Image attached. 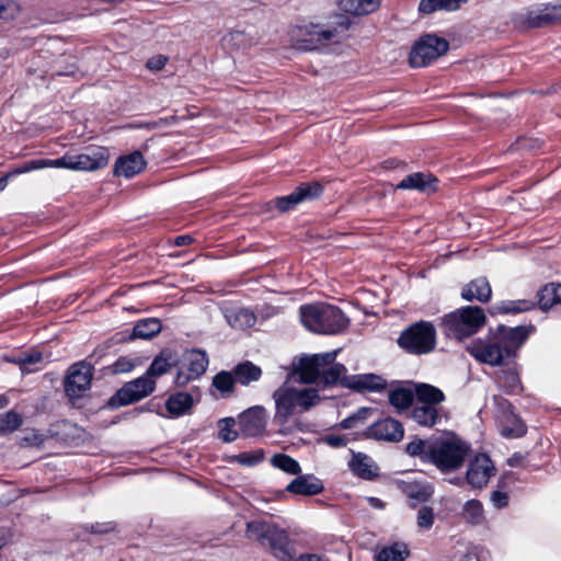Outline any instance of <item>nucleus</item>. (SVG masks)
<instances>
[{
	"label": "nucleus",
	"mask_w": 561,
	"mask_h": 561,
	"mask_svg": "<svg viewBox=\"0 0 561 561\" xmlns=\"http://www.w3.org/2000/svg\"><path fill=\"white\" fill-rule=\"evenodd\" d=\"M316 356L304 355L293 363L284 385L273 393L275 420L286 422L296 412L309 410L316 401Z\"/></svg>",
	"instance_id": "nucleus-1"
},
{
	"label": "nucleus",
	"mask_w": 561,
	"mask_h": 561,
	"mask_svg": "<svg viewBox=\"0 0 561 561\" xmlns=\"http://www.w3.org/2000/svg\"><path fill=\"white\" fill-rule=\"evenodd\" d=\"M471 446L454 432L426 439L413 438L405 446V453L419 457L423 462L435 466L440 472L449 473L458 470L465 463Z\"/></svg>",
	"instance_id": "nucleus-2"
},
{
	"label": "nucleus",
	"mask_w": 561,
	"mask_h": 561,
	"mask_svg": "<svg viewBox=\"0 0 561 561\" xmlns=\"http://www.w3.org/2000/svg\"><path fill=\"white\" fill-rule=\"evenodd\" d=\"M381 0H337L343 14H334L327 28L318 32V53H339L353 25L350 16L360 18L376 12Z\"/></svg>",
	"instance_id": "nucleus-3"
},
{
	"label": "nucleus",
	"mask_w": 561,
	"mask_h": 561,
	"mask_svg": "<svg viewBox=\"0 0 561 561\" xmlns=\"http://www.w3.org/2000/svg\"><path fill=\"white\" fill-rule=\"evenodd\" d=\"M527 336L528 333L523 327H500L493 336L473 342L468 352L480 363L500 366L505 359L516 355Z\"/></svg>",
	"instance_id": "nucleus-4"
},
{
	"label": "nucleus",
	"mask_w": 561,
	"mask_h": 561,
	"mask_svg": "<svg viewBox=\"0 0 561 561\" xmlns=\"http://www.w3.org/2000/svg\"><path fill=\"white\" fill-rule=\"evenodd\" d=\"M247 537L268 547L279 561H316L313 553L299 552L298 545H290L286 533L273 525L261 522L249 523Z\"/></svg>",
	"instance_id": "nucleus-5"
},
{
	"label": "nucleus",
	"mask_w": 561,
	"mask_h": 561,
	"mask_svg": "<svg viewBox=\"0 0 561 561\" xmlns=\"http://www.w3.org/2000/svg\"><path fill=\"white\" fill-rule=\"evenodd\" d=\"M484 310L478 306L459 308L442 318L446 335L462 340L476 334L485 324Z\"/></svg>",
	"instance_id": "nucleus-6"
},
{
	"label": "nucleus",
	"mask_w": 561,
	"mask_h": 561,
	"mask_svg": "<svg viewBox=\"0 0 561 561\" xmlns=\"http://www.w3.org/2000/svg\"><path fill=\"white\" fill-rule=\"evenodd\" d=\"M398 345L408 353L422 355L432 352L436 345V330L428 321H419L403 330Z\"/></svg>",
	"instance_id": "nucleus-7"
},
{
	"label": "nucleus",
	"mask_w": 561,
	"mask_h": 561,
	"mask_svg": "<svg viewBox=\"0 0 561 561\" xmlns=\"http://www.w3.org/2000/svg\"><path fill=\"white\" fill-rule=\"evenodd\" d=\"M448 48L449 44L446 39L433 34L424 35L411 49L410 65L414 68L425 67L444 55Z\"/></svg>",
	"instance_id": "nucleus-8"
},
{
	"label": "nucleus",
	"mask_w": 561,
	"mask_h": 561,
	"mask_svg": "<svg viewBox=\"0 0 561 561\" xmlns=\"http://www.w3.org/2000/svg\"><path fill=\"white\" fill-rule=\"evenodd\" d=\"M154 387L156 382L153 379L146 376L137 378L125 383L117 390L110 399L108 405L112 408H121L137 402L148 397L154 390Z\"/></svg>",
	"instance_id": "nucleus-9"
},
{
	"label": "nucleus",
	"mask_w": 561,
	"mask_h": 561,
	"mask_svg": "<svg viewBox=\"0 0 561 561\" xmlns=\"http://www.w3.org/2000/svg\"><path fill=\"white\" fill-rule=\"evenodd\" d=\"M111 150L103 146H89L72 153L75 172H98L105 169L111 160Z\"/></svg>",
	"instance_id": "nucleus-10"
},
{
	"label": "nucleus",
	"mask_w": 561,
	"mask_h": 561,
	"mask_svg": "<svg viewBox=\"0 0 561 561\" xmlns=\"http://www.w3.org/2000/svg\"><path fill=\"white\" fill-rule=\"evenodd\" d=\"M495 401L499 409L496 419L502 436L507 438H518L525 435L526 426L513 412L512 404L503 398H495Z\"/></svg>",
	"instance_id": "nucleus-11"
},
{
	"label": "nucleus",
	"mask_w": 561,
	"mask_h": 561,
	"mask_svg": "<svg viewBox=\"0 0 561 561\" xmlns=\"http://www.w3.org/2000/svg\"><path fill=\"white\" fill-rule=\"evenodd\" d=\"M348 325V319L335 306L318 302V333L339 334Z\"/></svg>",
	"instance_id": "nucleus-12"
},
{
	"label": "nucleus",
	"mask_w": 561,
	"mask_h": 561,
	"mask_svg": "<svg viewBox=\"0 0 561 561\" xmlns=\"http://www.w3.org/2000/svg\"><path fill=\"white\" fill-rule=\"evenodd\" d=\"M207 365L208 359L204 352H186L180 360L176 383L183 386L190 380L197 378L206 370Z\"/></svg>",
	"instance_id": "nucleus-13"
},
{
	"label": "nucleus",
	"mask_w": 561,
	"mask_h": 561,
	"mask_svg": "<svg viewBox=\"0 0 561 561\" xmlns=\"http://www.w3.org/2000/svg\"><path fill=\"white\" fill-rule=\"evenodd\" d=\"M92 379V367L85 363L73 365L66 379V392L71 399L84 396L90 389Z\"/></svg>",
	"instance_id": "nucleus-14"
},
{
	"label": "nucleus",
	"mask_w": 561,
	"mask_h": 561,
	"mask_svg": "<svg viewBox=\"0 0 561 561\" xmlns=\"http://www.w3.org/2000/svg\"><path fill=\"white\" fill-rule=\"evenodd\" d=\"M520 23L528 27H543L561 21V3L546 4L527 10L519 15Z\"/></svg>",
	"instance_id": "nucleus-15"
},
{
	"label": "nucleus",
	"mask_w": 561,
	"mask_h": 561,
	"mask_svg": "<svg viewBox=\"0 0 561 561\" xmlns=\"http://www.w3.org/2000/svg\"><path fill=\"white\" fill-rule=\"evenodd\" d=\"M494 473L495 467L490 457L485 454H479L469 462L467 481L471 486L481 489L488 484Z\"/></svg>",
	"instance_id": "nucleus-16"
},
{
	"label": "nucleus",
	"mask_w": 561,
	"mask_h": 561,
	"mask_svg": "<svg viewBox=\"0 0 561 561\" xmlns=\"http://www.w3.org/2000/svg\"><path fill=\"white\" fill-rule=\"evenodd\" d=\"M368 438L398 443L404 436L403 425L392 417H386L373 423L366 432Z\"/></svg>",
	"instance_id": "nucleus-17"
},
{
	"label": "nucleus",
	"mask_w": 561,
	"mask_h": 561,
	"mask_svg": "<svg viewBox=\"0 0 561 561\" xmlns=\"http://www.w3.org/2000/svg\"><path fill=\"white\" fill-rule=\"evenodd\" d=\"M289 37L293 48L299 51L312 50L314 44V24L312 19L297 20L290 27Z\"/></svg>",
	"instance_id": "nucleus-18"
},
{
	"label": "nucleus",
	"mask_w": 561,
	"mask_h": 561,
	"mask_svg": "<svg viewBox=\"0 0 561 561\" xmlns=\"http://www.w3.org/2000/svg\"><path fill=\"white\" fill-rule=\"evenodd\" d=\"M147 167V161L140 151H133L118 157L113 167V174L130 179L140 174Z\"/></svg>",
	"instance_id": "nucleus-19"
},
{
	"label": "nucleus",
	"mask_w": 561,
	"mask_h": 561,
	"mask_svg": "<svg viewBox=\"0 0 561 561\" xmlns=\"http://www.w3.org/2000/svg\"><path fill=\"white\" fill-rule=\"evenodd\" d=\"M387 380L377 374H358L344 379V387L356 392L380 393L387 389Z\"/></svg>",
	"instance_id": "nucleus-20"
},
{
	"label": "nucleus",
	"mask_w": 561,
	"mask_h": 561,
	"mask_svg": "<svg viewBox=\"0 0 561 561\" xmlns=\"http://www.w3.org/2000/svg\"><path fill=\"white\" fill-rule=\"evenodd\" d=\"M266 417V410L261 405H256L242 412L238 420L245 436H256L264 432Z\"/></svg>",
	"instance_id": "nucleus-21"
},
{
	"label": "nucleus",
	"mask_w": 561,
	"mask_h": 561,
	"mask_svg": "<svg viewBox=\"0 0 561 561\" xmlns=\"http://www.w3.org/2000/svg\"><path fill=\"white\" fill-rule=\"evenodd\" d=\"M224 316L227 323L236 330H245L256 322L255 314L242 306H229L225 308Z\"/></svg>",
	"instance_id": "nucleus-22"
},
{
	"label": "nucleus",
	"mask_w": 561,
	"mask_h": 561,
	"mask_svg": "<svg viewBox=\"0 0 561 561\" xmlns=\"http://www.w3.org/2000/svg\"><path fill=\"white\" fill-rule=\"evenodd\" d=\"M313 196V186L311 183L299 185L289 195L277 197L275 205L280 213H286L294 209L297 205L311 199Z\"/></svg>",
	"instance_id": "nucleus-23"
},
{
	"label": "nucleus",
	"mask_w": 561,
	"mask_h": 561,
	"mask_svg": "<svg viewBox=\"0 0 561 561\" xmlns=\"http://www.w3.org/2000/svg\"><path fill=\"white\" fill-rule=\"evenodd\" d=\"M492 296V288L485 277H478L462 287L461 298L467 301L488 302Z\"/></svg>",
	"instance_id": "nucleus-24"
},
{
	"label": "nucleus",
	"mask_w": 561,
	"mask_h": 561,
	"mask_svg": "<svg viewBox=\"0 0 561 561\" xmlns=\"http://www.w3.org/2000/svg\"><path fill=\"white\" fill-rule=\"evenodd\" d=\"M348 466L351 471L362 479L371 480L378 476L377 463L366 454L353 453Z\"/></svg>",
	"instance_id": "nucleus-25"
},
{
	"label": "nucleus",
	"mask_w": 561,
	"mask_h": 561,
	"mask_svg": "<svg viewBox=\"0 0 561 561\" xmlns=\"http://www.w3.org/2000/svg\"><path fill=\"white\" fill-rule=\"evenodd\" d=\"M437 180L430 173L415 172L397 184L399 190H417L421 192L435 191Z\"/></svg>",
	"instance_id": "nucleus-26"
},
{
	"label": "nucleus",
	"mask_w": 561,
	"mask_h": 561,
	"mask_svg": "<svg viewBox=\"0 0 561 561\" xmlns=\"http://www.w3.org/2000/svg\"><path fill=\"white\" fill-rule=\"evenodd\" d=\"M346 368L342 364H332L328 367L320 368V356L318 355V386L322 383L324 387L341 385L344 387Z\"/></svg>",
	"instance_id": "nucleus-27"
},
{
	"label": "nucleus",
	"mask_w": 561,
	"mask_h": 561,
	"mask_svg": "<svg viewBox=\"0 0 561 561\" xmlns=\"http://www.w3.org/2000/svg\"><path fill=\"white\" fill-rule=\"evenodd\" d=\"M496 381L499 386L508 394H517L523 391L519 370L516 365L499 371L496 374Z\"/></svg>",
	"instance_id": "nucleus-28"
},
{
	"label": "nucleus",
	"mask_w": 561,
	"mask_h": 561,
	"mask_svg": "<svg viewBox=\"0 0 561 561\" xmlns=\"http://www.w3.org/2000/svg\"><path fill=\"white\" fill-rule=\"evenodd\" d=\"M443 409L434 405H415L412 410V419L424 427L435 426L442 419Z\"/></svg>",
	"instance_id": "nucleus-29"
},
{
	"label": "nucleus",
	"mask_w": 561,
	"mask_h": 561,
	"mask_svg": "<svg viewBox=\"0 0 561 561\" xmlns=\"http://www.w3.org/2000/svg\"><path fill=\"white\" fill-rule=\"evenodd\" d=\"M414 394L416 400L424 405L437 407L445 401L444 392L430 383H416L414 386Z\"/></svg>",
	"instance_id": "nucleus-30"
},
{
	"label": "nucleus",
	"mask_w": 561,
	"mask_h": 561,
	"mask_svg": "<svg viewBox=\"0 0 561 561\" xmlns=\"http://www.w3.org/2000/svg\"><path fill=\"white\" fill-rule=\"evenodd\" d=\"M193 407V399L188 393L179 392L171 396L165 402V409L170 416L179 417L188 412Z\"/></svg>",
	"instance_id": "nucleus-31"
},
{
	"label": "nucleus",
	"mask_w": 561,
	"mask_h": 561,
	"mask_svg": "<svg viewBox=\"0 0 561 561\" xmlns=\"http://www.w3.org/2000/svg\"><path fill=\"white\" fill-rule=\"evenodd\" d=\"M538 304L542 310L561 305V284L550 283L538 291Z\"/></svg>",
	"instance_id": "nucleus-32"
},
{
	"label": "nucleus",
	"mask_w": 561,
	"mask_h": 561,
	"mask_svg": "<svg viewBox=\"0 0 561 561\" xmlns=\"http://www.w3.org/2000/svg\"><path fill=\"white\" fill-rule=\"evenodd\" d=\"M24 9L20 0H0V22L16 23L21 20Z\"/></svg>",
	"instance_id": "nucleus-33"
},
{
	"label": "nucleus",
	"mask_w": 561,
	"mask_h": 561,
	"mask_svg": "<svg viewBox=\"0 0 561 561\" xmlns=\"http://www.w3.org/2000/svg\"><path fill=\"white\" fill-rule=\"evenodd\" d=\"M408 546L404 542H394L383 547L376 554V561H404L409 556Z\"/></svg>",
	"instance_id": "nucleus-34"
},
{
	"label": "nucleus",
	"mask_w": 561,
	"mask_h": 561,
	"mask_svg": "<svg viewBox=\"0 0 561 561\" xmlns=\"http://www.w3.org/2000/svg\"><path fill=\"white\" fill-rule=\"evenodd\" d=\"M162 329L161 322L157 318H147L138 321L133 330L134 339H151Z\"/></svg>",
	"instance_id": "nucleus-35"
},
{
	"label": "nucleus",
	"mask_w": 561,
	"mask_h": 561,
	"mask_svg": "<svg viewBox=\"0 0 561 561\" xmlns=\"http://www.w3.org/2000/svg\"><path fill=\"white\" fill-rule=\"evenodd\" d=\"M462 518L470 525H480L484 522L483 505L478 500H469L462 507Z\"/></svg>",
	"instance_id": "nucleus-36"
},
{
	"label": "nucleus",
	"mask_w": 561,
	"mask_h": 561,
	"mask_svg": "<svg viewBox=\"0 0 561 561\" xmlns=\"http://www.w3.org/2000/svg\"><path fill=\"white\" fill-rule=\"evenodd\" d=\"M173 362V354L171 351H162L151 363L147 370L146 377L152 379L159 377L168 371Z\"/></svg>",
	"instance_id": "nucleus-37"
},
{
	"label": "nucleus",
	"mask_w": 561,
	"mask_h": 561,
	"mask_svg": "<svg viewBox=\"0 0 561 561\" xmlns=\"http://www.w3.org/2000/svg\"><path fill=\"white\" fill-rule=\"evenodd\" d=\"M234 375L237 381L247 386L253 381L259 380L262 375V371L260 367L251 363H244L237 366Z\"/></svg>",
	"instance_id": "nucleus-38"
},
{
	"label": "nucleus",
	"mask_w": 561,
	"mask_h": 561,
	"mask_svg": "<svg viewBox=\"0 0 561 561\" xmlns=\"http://www.w3.org/2000/svg\"><path fill=\"white\" fill-rule=\"evenodd\" d=\"M389 402L399 410L411 407L413 402V392L407 388H397L389 392Z\"/></svg>",
	"instance_id": "nucleus-39"
},
{
	"label": "nucleus",
	"mask_w": 561,
	"mask_h": 561,
	"mask_svg": "<svg viewBox=\"0 0 561 561\" xmlns=\"http://www.w3.org/2000/svg\"><path fill=\"white\" fill-rule=\"evenodd\" d=\"M271 463L288 474H298L300 472L299 463L285 454H276L271 458Z\"/></svg>",
	"instance_id": "nucleus-40"
},
{
	"label": "nucleus",
	"mask_w": 561,
	"mask_h": 561,
	"mask_svg": "<svg viewBox=\"0 0 561 561\" xmlns=\"http://www.w3.org/2000/svg\"><path fill=\"white\" fill-rule=\"evenodd\" d=\"M218 437L225 443L234 442L239 434L236 430V420L233 417H225L217 422Z\"/></svg>",
	"instance_id": "nucleus-41"
},
{
	"label": "nucleus",
	"mask_w": 561,
	"mask_h": 561,
	"mask_svg": "<svg viewBox=\"0 0 561 561\" xmlns=\"http://www.w3.org/2000/svg\"><path fill=\"white\" fill-rule=\"evenodd\" d=\"M287 491L293 494L309 496L316 493V486L307 477L300 476L287 485Z\"/></svg>",
	"instance_id": "nucleus-42"
},
{
	"label": "nucleus",
	"mask_w": 561,
	"mask_h": 561,
	"mask_svg": "<svg viewBox=\"0 0 561 561\" xmlns=\"http://www.w3.org/2000/svg\"><path fill=\"white\" fill-rule=\"evenodd\" d=\"M535 307V302L528 299L503 301L497 306V310L502 313H520L528 311Z\"/></svg>",
	"instance_id": "nucleus-43"
},
{
	"label": "nucleus",
	"mask_w": 561,
	"mask_h": 561,
	"mask_svg": "<svg viewBox=\"0 0 561 561\" xmlns=\"http://www.w3.org/2000/svg\"><path fill=\"white\" fill-rule=\"evenodd\" d=\"M263 457L264 453L259 449L250 453H241L239 455L231 456L230 460L244 467H253L259 465L263 460Z\"/></svg>",
	"instance_id": "nucleus-44"
},
{
	"label": "nucleus",
	"mask_w": 561,
	"mask_h": 561,
	"mask_svg": "<svg viewBox=\"0 0 561 561\" xmlns=\"http://www.w3.org/2000/svg\"><path fill=\"white\" fill-rule=\"evenodd\" d=\"M22 423L21 416L13 412H7L0 416V433H11L20 427Z\"/></svg>",
	"instance_id": "nucleus-45"
},
{
	"label": "nucleus",
	"mask_w": 561,
	"mask_h": 561,
	"mask_svg": "<svg viewBox=\"0 0 561 561\" xmlns=\"http://www.w3.org/2000/svg\"><path fill=\"white\" fill-rule=\"evenodd\" d=\"M233 377L228 373H219L213 379L214 387L222 394L230 393L233 388Z\"/></svg>",
	"instance_id": "nucleus-46"
},
{
	"label": "nucleus",
	"mask_w": 561,
	"mask_h": 561,
	"mask_svg": "<svg viewBox=\"0 0 561 561\" xmlns=\"http://www.w3.org/2000/svg\"><path fill=\"white\" fill-rule=\"evenodd\" d=\"M370 412V408H360L355 413L344 419L341 422V426L343 428H353L357 423H363L369 416Z\"/></svg>",
	"instance_id": "nucleus-47"
},
{
	"label": "nucleus",
	"mask_w": 561,
	"mask_h": 561,
	"mask_svg": "<svg viewBox=\"0 0 561 561\" xmlns=\"http://www.w3.org/2000/svg\"><path fill=\"white\" fill-rule=\"evenodd\" d=\"M300 321L302 325L313 332L316 325V308L312 305H305L300 308Z\"/></svg>",
	"instance_id": "nucleus-48"
},
{
	"label": "nucleus",
	"mask_w": 561,
	"mask_h": 561,
	"mask_svg": "<svg viewBox=\"0 0 561 561\" xmlns=\"http://www.w3.org/2000/svg\"><path fill=\"white\" fill-rule=\"evenodd\" d=\"M416 524L421 529H430L434 524V511L430 506H422L416 516Z\"/></svg>",
	"instance_id": "nucleus-49"
},
{
	"label": "nucleus",
	"mask_w": 561,
	"mask_h": 561,
	"mask_svg": "<svg viewBox=\"0 0 561 561\" xmlns=\"http://www.w3.org/2000/svg\"><path fill=\"white\" fill-rule=\"evenodd\" d=\"M49 165H50L49 159L32 160V161L24 163L21 168L12 171L11 174L27 173V172L35 171V170H42V169L49 168Z\"/></svg>",
	"instance_id": "nucleus-50"
},
{
	"label": "nucleus",
	"mask_w": 561,
	"mask_h": 561,
	"mask_svg": "<svg viewBox=\"0 0 561 561\" xmlns=\"http://www.w3.org/2000/svg\"><path fill=\"white\" fill-rule=\"evenodd\" d=\"M409 495L419 501H427L433 495L431 485H411Z\"/></svg>",
	"instance_id": "nucleus-51"
},
{
	"label": "nucleus",
	"mask_w": 561,
	"mask_h": 561,
	"mask_svg": "<svg viewBox=\"0 0 561 561\" xmlns=\"http://www.w3.org/2000/svg\"><path fill=\"white\" fill-rule=\"evenodd\" d=\"M49 168L75 171L72 153H66L58 159H49Z\"/></svg>",
	"instance_id": "nucleus-52"
},
{
	"label": "nucleus",
	"mask_w": 561,
	"mask_h": 561,
	"mask_svg": "<svg viewBox=\"0 0 561 561\" xmlns=\"http://www.w3.org/2000/svg\"><path fill=\"white\" fill-rule=\"evenodd\" d=\"M417 10L420 14H432L442 10L440 0H421Z\"/></svg>",
	"instance_id": "nucleus-53"
},
{
	"label": "nucleus",
	"mask_w": 561,
	"mask_h": 561,
	"mask_svg": "<svg viewBox=\"0 0 561 561\" xmlns=\"http://www.w3.org/2000/svg\"><path fill=\"white\" fill-rule=\"evenodd\" d=\"M41 360H42V355L39 353H33L31 355L20 357L18 359V364L20 365L21 370L23 373H25V371H32L30 366L33 364H37Z\"/></svg>",
	"instance_id": "nucleus-54"
},
{
	"label": "nucleus",
	"mask_w": 561,
	"mask_h": 561,
	"mask_svg": "<svg viewBox=\"0 0 561 561\" xmlns=\"http://www.w3.org/2000/svg\"><path fill=\"white\" fill-rule=\"evenodd\" d=\"M168 60L164 55H154L147 60L146 67L151 71H160L165 67Z\"/></svg>",
	"instance_id": "nucleus-55"
},
{
	"label": "nucleus",
	"mask_w": 561,
	"mask_h": 561,
	"mask_svg": "<svg viewBox=\"0 0 561 561\" xmlns=\"http://www.w3.org/2000/svg\"><path fill=\"white\" fill-rule=\"evenodd\" d=\"M490 500L493 506L496 508H504L508 505V494L503 491H493Z\"/></svg>",
	"instance_id": "nucleus-56"
},
{
	"label": "nucleus",
	"mask_w": 561,
	"mask_h": 561,
	"mask_svg": "<svg viewBox=\"0 0 561 561\" xmlns=\"http://www.w3.org/2000/svg\"><path fill=\"white\" fill-rule=\"evenodd\" d=\"M319 440L334 448L346 445V439L335 434H328L325 436H322Z\"/></svg>",
	"instance_id": "nucleus-57"
},
{
	"label": "nucleus",
	"mask_w": 561,
	"mask_h": 561,
	"mask_svg": "<svg viewBox=\"0 0 561 561\" xmlns=\"http://www.w3.org/2000/svg\"><path fill=\"white\" fill-rule=\"evenodd\" d=\"M340 350H334L324 354H318L320 356V368L331 366L335 364V357Z\"/></svg>",
	"instance_id": "nucleus-58"
},
{
	"label": "nucleus",
	"mask_w": 561,
	"mask_h": 561,
	"mask_svg": "<svg viewBox=\"0 0 561 561\" xmlns=\"http://www.w3.org/2000/svg\"><path fill=\"white\" fill-rule=\"evenodd\" d=\"M466 2L467 0H440V8L445 11H456Z\"/></svg>",
	"instance_id": "nucleus-59"
},
{
	"label": "nucleus",
	"mask_w": 561,
	"mask_h": 561,
	"mask_svg": "<svg viewBox=\"0 0 561 561\" xmlns=\"http://www.w3.org/2000/svg\"><path fill=\"white\" fill-rule=\"evenodd\" d=\"M134 366H135L134 363H131L130 360L121 358L115 364V371L116 373H127V371L131 370L134 368Z\"/></svg>",
	"instance_id": "nucleus-60"
},
{
	"label": "nucleus",
	"mask_w": 561,
	"mask_h": 561,
	"mask_svg": "<svg viewBox=\"0 0 561 561\" xmlns=\"http://www.w3.org/2000/svg\"><path fill=\"white\" fill-rule=\"evenodd\" d=\"M524 463V456L520 454H514L512 457L507 459V465L510 467H518Z\"/></svg>",
	"instance_id": "nucleus-61"
},
{
	"label": "nucleus",
	"mask_w": 561,
	"mask_h": 561,
	"mask_svg": "<svg viewBox=\"0 0 561 561\" xmlns=\"http://www.w3.org/2000/svg\"><path fill=\"white\" fill-rule=\"evenodd\" d=\"M191 241H192V238L190 236H180L175 239V244L185 245V244H188Z\"/></svg>",
	"instance_id": "nucleus-62"
},
{
	"label": "nucleus",
	"mask_w": 561,
	"mask_h": 561,
	"mask_svg": "<svg viewBox=\"0 0 561 561\" xmlns=\"http://www.w3.org/2000/svg\"><path fill=\"white\" fill-rule=\"evenodd\" d=\"M12 175L11 173L8 174L5 178L0 179V191H3L8 184V178Z\"/></svg>",
	"instance_id": "nucleus-63"
},
{
	"label": "nucleus",
	"mask_w": 561,
	"mask_h": 561,
	"mask_svg": "<svg viewBox=\"0 0 561 561\" xmlns=\"http://www.w3.org/2000/svg\"><path fill=\"white\" fill-rule=\"evenodd\" d=\"M318 561H327V560L323 559L322 557H318Z\"/></svg>",
	"instance_id": "nucleus-64"
}]
</instances>
